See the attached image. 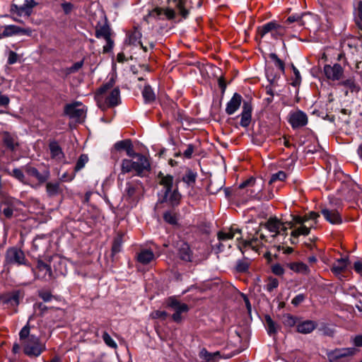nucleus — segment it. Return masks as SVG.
<instances>
[{
    "label": "nucleus",
    "instance_id": "15",
    "mask_svg": "<svg viewBox=\"0 0 362 362\" xmlns=\"http://www.w3.org/2000/svg\"><path fill=\"white\" fill-rule=\"evenodd\" d=\"M6 259L8 263L23 264H25V255L19 249L12 247L7 250Z\"/></svg>",
    "mask_w": 362,
    "mask_h": 362
},
{
    "label": "nucleus",
    "instance_id": "52",
    "mask_svg": "<svg viewBox=\"0 0 362 362\" xmlns=\"http://www.w3.org/2000/svg\"><path fill=\"white\" fill-rule=\"evenodd\" d=\"M279 286V281L274 278H270L266 285V289L271 292Z\"/></svg>",
    "mask_w": 362,
    "mask_h": 362
},
{
    "label": "nucleus",
    "instance_id": "61",
    "mask_svg": "<svg viewBox=\"0 0 362 362\" xmlns=\"http://www.w3.org/2000/svg\"><path fill=\"white\" fill-rule=\"evenodd\" d=\"M152 317L157 318H163L165 319L168 316V313L165 311L162 310H156L152 313Z\"/></svg>",
    "mask_w": 362,
    "mask_h": 362
},
{
    "label": "nucleus",
    "instance_id": "4",
    "mask_svg": "<svg viewBox=\"0 0 362 362\" xmlns=\"http://www.w3.org/2000/svg\"><path fill=\"white\" fill-rule=\"evenodd\" d=\"M135 159H123L121 163V173H135L136 175L141 176L145 170L150 169V163L146 156L137 154Z\"/></svg>",
    "mask_w": 362,
    "mask_h": 362
},
{
    "label": "nucleus",
    "instance_id": "56",
    "mask_svg": "<svg viewBox=\"0 0 362 362\" xmlns=\"http://www.w3.org/2000/svg\"><path fill=\"white\" fill-rule=\"evenodd\" d=\"M11 175L21 182L24 180V175L21 169H13Z\"/></svg>",
    "mask_w": 362,
    "mask_h": 362
},
{
    "label": "nucleus",
    "instance_id": "63",
    "mask_svg": "<svg viewBox=\"0 0 362 362\" xmlns=\"http://www.w3.org/2000/svg\"><path fill=\"white\" fill-rule=\"evenodd\" d=\"M194 152V146L192 144L187 146V149L184 151L183 155L185 158H191Z\"/></svg>",
    "mask_w": 362,
    "mask_h": 362
},
{
    "label": "nucleus",
    "instance_id": "62",
    "mask_svg": "<svg viewBox=\"0 0 362 362\" xmlns=\"http://www.w3.org/2000/svg\"><path fill=\"white\" fill-rule=\"evenodd\" d=\"M271 57L276 61V65L281 69L284 70V62L278 58V57L275 54H272Z\"/></svg>",
    "mask_w": 362,
    "mask_h": 362
},
{
    "label": "nucleus",
    "instance_id": "53",
    "mask_svg": "<svg viewBox=\"0 0 362 362\" xmlns=\"http://www.w3.org/2000/svg\"><path fill=\"white\" fill-rule=\"evenodd\" d=\"M356 23L358 28L362 30V1L358 4V13L356 17Z\"/></svg>",
    "mask_w": 362,
    "mask_h": 362
},
{
    "label": "nucleus",
    "instance_id": "5",
    "mask_svg": "<svg viewBox=\"0 0 362 362\" xmlns=\"http://www.w3.org/2000/svg\"><path fill=\"white\" fill-rule=\"evenodd\" d=\"M288 227L291 229V237L292 243L297 241L300 235L306 236L310 233V229L314 227L312 223L306 224L301 219L300 216H292V220L287 222Z\"/></svg>",
    "mask_w": 362,
    "mask_h": 362
},
{
    "label": "nucleus",
    "instance_id": "7",
    "mask_svg": "<svg viewBox=\"0 0 362 362\" xmlns=\"http://www.w3.org/2000/svg\"><path fill=\"white\" fill-rule=\"evenodd\" d=\"M266 242L267 240L265 239L264 235L259 233V230H257L252 238L243 241L242 245H240L239 247L241 250L251 249L259 253Z\"/></svg>",
    "mask_w": 362,
    "mask_h": 362
},
{
    "label": "nucleus",
    "instance_id": "64",
    "mask_svg": "<svg viewBox=\"0 0 362 362\" xmlns=\"http://www.w3.org/2000/svg\"><path fill=\"white\" fill-rule=\"evenodd\" d=\"M354 269L356 272L362 276V262L356 261L354 264Z\"/></svg>",
    "mask_w": 362,
    "mask_h": 362
},
{
    "label": "nucleus",
    "instance_id": "58",
    "mask_svg": "<svg viewBox=\"0 0 362 362\" xmlns=\"http://www.w3.org/2000/svg\"><path fill=\"white\" fill-rule=\"evenodd\" d=\"M18 54L16 52L10 51L8 57V64H13L16 63L18 61Z\"/></svg>",
    "mask_w": 362,
    "mask_h": 362
},
{
    "label": "nucleus",
    "instance_id": "9",
    "mask_svg": "<svg viewBox=\"0 0 362 362\" xmlns=\"http://www.w3.org/2000/svg\"><path fill=\"white\" fill-rule=\"evenodd\" d=\"M167 305L175 311L172 319L176 322H181V314L189 310V307L186 303H181L174 297H170L167 300Z\"/></svg>",
    "mask_w": 362,
    "mask_h": 362
},
{
    "label": "nucleus",
    "instance_id": "31",
    "mask_svg": "<svg viewBox=\"0 0 362 362\" xmlns=\"http://www.w3.org/2000/svg\"><path fill=\"white\" fill-rule=\"evenodd\" d=\"M140 192L139 185L137 184L127 183L125 189L126 196L128 198L135 200Z\"/></svg>",
    "mask_w": 362,
    "mask_h": 362
},
{
    "label": "nucleus",
    "instance_id": "43",
    "mask_svg": "<svg viewBox=\"0 0 362 362\" xmlns=\"http://www.w3.org/2000/svg\"><path fill=\"white\" fill-rule=\"evenodd\" d=\"M298 320V318L290 314H286L283 316L282 322L286 327H292L296 326L297 327Z\"/></svg>",
    "mask_w": 362,
    "mask_h": 362
},
{
    "label": "nucleus",
    "instance_id": "6",
    "mask_svg": "<svg viewBox=\"0 0 362 362\" xmlns=\"http://www.w3.org/2000/svg\"><path fill=\"white\" fill-rule=\"evenodd\" d=\"M356 352V349L351 347L327 351L326 354L329 362H347Z\"/></svg>",
    "mask_w": 362,
    "mask_h": 362
},
{
    "label": "nucleus",
    "instance_id": "16",
    "mask_svg": "<svg viewBox=\"0 0 362 362\" xmlns=\"http://www.w3.org/2000/svg\"><path fill=\"white\" fill-rule=\"evenodd\" d=\"M324 73L328 79L337 81L341 78L344 70L339 64H334L333 66L327 64L324 66Z\"/></svg>",
    "mask_w": 362,
    "mask_h": 362
},
{
    "label": "nucleus",
    "instance_id": "19",
    "mask_svg": "<svg viewBox=\"0 0 362 362\" xmlns=\"http://www.w3.org/2000/svg\"><path fill=\"white\" fill-rule=\"evenodd\" d=\"M242 103V96L239 93H234L231 99L226 104V112L231 115L240 107Z\"/></svg>",
    "mask_w": 362,
    "mask_h": 362
},
{
    "label": "nucleus",
    "instance_id": "29",
    "mask_svg": "<svg viewBox=\"0 0 362 362\" xmlns=\"http://www.w3.org/2000/svg\"><path fill=\"white\" fill-rule=\"evenodd\" d=\"M286 267L296 273L303 274H308L310 273V269L303 262H296L287 263Z\"/></svg>",
    "mask_w": 362,
    "mask_h": 362
},
{
    "label": "nucleus",
    "instance_id": "21",
    "mask_svg": "<svg viewBox=\"0 0 362 362\" xmlns=\"http://www.w3.org/2000/svg\"><path fill=\"white\" fill-rule=\"evenodd\" d=\"M317 323L313 320H298L296 331L300 334H307L311 333L316 327Z\"/></svg>",
    "mask_w": 362,
    "mask_h": 362
},
{
    "label": "nucleus",
    "instance_id": "60",
    "mask_svg": "<svg viewBox=\"0 0 362 362\" xmlns=\"http://www.w3.org/2000/svg\"><path fill=\"white\" fill-rule=\"evenodd\" d=\"M304 300L305 296L303 294H298L292 299L291 303L293 305L297 306L299 304H300Z\"/></svg>",
    "mask_w": 362,
    "mask_h": 362
},
{
    "label": "nucleus",
    "instance_id": "24",
    "mask_svg": "<svg viewBox=\"0 0 362 362\" xmlns=\"http://www.w3.org/2000/svg\"><path fill=\"white\" fill-rule=\"evenodd\" d=\"M349 264L347 258H340L337 259L331 267V271L337 276L344 272Z\"/></svg>",
    "mask_w": 362,
    "mask_h": 362
},
{
    "label": "nucleus",
    "instance_id": "35",
    "mask_svg": "<svg viewBox=\"0 0 362 362\" xmlns=\"http://www.w3.org/2000/svg\"><path fill=\"white\" fill-rule=\"evenodd\" d=\"M265 325L267 332L270 336L276 334L278 325L273 321L269 315L265 316Z\"/></svg>",
    "mask_w": 362,
    "mask_h": 362
},
{
    "label": "nucleus",
    "instance_id": "20",
    "mask_svg": "<svg viewBox=\"0 0 362 362\" xmlns=\"http://www.w3.org/2000/svg\"><path fill=\"white\" fill-rule=\"evenodd\" d=\"M252 115V106L249 102L245 101L243 105V111L240 115V125L243 127H247L250 125L251 122Z\"/></svg>",
    "mask_w": 362,
    "mask_h": 362
},
{
    "label": "nucleus",
    "instance_id": "40",
    "mask_svg": "<svg viewBox=\"0 0 362 362\" xmlns=\"http://www.w3.org/2000/svg\"><path fill=\"white\" fill-rule=\"evenodd\" d=\"M341 85L348 88L351 93H358L360 90V86L356 83L352 78L343 81Z\"/></svg>",
    "mask_w": 362,
    "mask_h": 362
},
{
    "label": "nucleus",
    "instance_id": "49",
    "mask_svg": "<svg viewBox=\"0 0 362 362\" xmlns=\"http://www.w3.org/2000/svg\"><path fill=\"white\" fill-rule=\"evenodd\" d=\"M102 337H103V339L106 345H107L108 346H110L111 348H114V349L117 348L116 342L112 339V338L110 337V335L107 332H105L103 334Z\"/></svg>",
    "mask_w": 362,
    "mask_h": 362
},
{
    "label": "nucleus",
    "instance_id": "26",
    "mask_svg": "<svg viewBox=\"0 0 362 362\" xmlns=\"http://www.w3.org/2000/svg\"><path fill=\"white\" fill-rule=\"evenodd\" d=\"M178 255L184 261L193 262L194 257L188 244L182 243L179 247Z\"/></svg>",
    "mask_w": 362,
    "mask_h": 362
},
{
    "label": "nucleus",
    "instance_id": "46",
    "mask_svg": "<svg viewBox=\"0 0 362 362\" xmlns=\"http://www.w3.org/2000/svg\"><path fill=\"white\" fill-rule=\"evenodd\" d=\"M286 177H287V175H286V173L282 170H280L276 173H274L271 176L269 183L270 185H272V184L276 182V181L283 182L286 179Z\"/></svg>",
    "mask_w": 362,
    "mask_h": 362
},
{
    "label": "nucleus",
    "instance_id": "57",
    "mask_svg": "<svg viewBox=\"0 0 362 362\" xmlns=\"http://www.w3.org/2000/svg\"><path fill=\"white\" fill-rule=\"evenodd\" d=\"M61 6L65 14L70 13L74 8V5L70 2H63Z\"/></svg>",
    "mask_w": 362,
    "mask_h": 362
},
{
    "label": "nucleus",
    "instance_id": "45",
    "mask_svg": "<svg viewBox=\"0 0 362 362\" xmlns=\"http://www.w3.org/2000/svg\"><path fill=\"white\" fill-rule=\"evenodd\" d=\"M218 355V352L210 353L206 349H202L199 352V358L205 361H213Z\"/></svg>",
    "mask_w": 362,
    "mask_h": 362
},
{
    "label": "nucleus",
    "instance_id": "11",
    "mask_svg": "<svg viewBox=\"0 0 362 362\" xmlns=\"http://www.w3.org/2000/svg\"><path fill=\"white\" fill-rule=\"evenodd\" d=\"M33 272L37 279L48 281L53 278L51 266L42 260H38Z\"/></svg>",
    "mask_w": 362,
    "mask_h": 362
},
{
    "label": "nucleus",
    "instance_id": "2",
    "mask_svg": "<svg viewBox=\"0 0 362 362\" xmlns=\"http://www.w3.org/2000/svg\"><path fill=\"white\" fill-rule=\"evenodd\" d=\"M188 3V0H168L167 8H156L150 12L149 16L158 19L172 20L180 14L185 18L189 13Z\"/></svg>",
    "mask_w": 362,
    "mask_h": 362
},
{
    "label": "nucleus",
    "instance_id": "17",
    "mask_svg": "<svg viewBox=\"0 0 362 362\" xmlns=\"http://www.w3.org/2000/svg\"><path fill=\"white\" fill-rule=\"evenodd\" d=\"M158 179L159 184L163 186L165 189L164 199L166 200L169 193L173 189L174 178L170 175H164L163 173L159 172Z\"/></svg>",
    "mask_w": 362,
    "mask_h": 362
},
{
    "label": "nucleus",
    "instance_id": "59",
    "mask_svg": "<svg viewBox=\"0 0 362 362\" xmlns=\"http://www.w3.org/2000/svg\"><path fill=\"white\" fill-rule=\"evenodd\" d=\"M105 40L106 41V45L103 46V52H108L112 49L114 42L111 39V37L107 38Z\"/></svg>",
    "mask_w": 362,
    "mask_h": 362
},
{
    "label": "nucleus",
    "instance_id": "3",
    "mask_svg": "<svg viewBox=\"0 0 362 362\" xmlns=\"http://www.w3.org/2000/svg\"><path fill=\"white\" fill-rule=\"evenodd\" d=\"M114 83L112 79L110 80L101 86L95 93L98 105L103 110L116 106L119 103V89L118 87H115Z\"/></svg>",
    "mask_w": 362,
    "mask_h": 362
},
{
    "label": "nucleus",
    "instance_id": "10",
    "mask_svg": "<svg viewBox=\"0 0 362 362\" xmlns=\"http://www.w3.org/2000/svg\"><path fill=\"white\" fill-rule=\"evenodd\" d=\"M86 110L85 106L78 102L68 104L64 107L65 114L77 121L84 119L86 117Z\"/></svg>",
    "mask_w": 362,
    "mask_h": 362
},
{
    "label": "nucleus",
    "instance_id": "50",
    "mask_svg": "<svg viewBox=\"0 0 362 362\" xmlns=\"http://www.w3.org/2000/svg\"><path fill=\"white\" fill-rule=\"evenodd\" d=\"M182 180L187 185H190L195 182L196 174L194 173L192 171L189 170L186 173V174L183 177Z\"/></svg>",
    "mask_w": 362,
    "mask_h": 362
},
{
    "label": "nucleus",
    "instance_id": "38",
    "mask_svg": "<svg viewBox=\"0 0 362 362\" xmlns=\"http://www.w3.org/2000/svg\"><path fill=\"white\" fill-rule=\"evenodd\" d=\"M46 190L49 196L53 197L61 192L59 182H47L46 185Z\"/></svg>",
    "mask_w": 362,
    "mask_h": 362
},
{
    "label": "nucleus",
    "instance_id": "25",
    "mask_svg": "<svg viewBox=\"0 0 362 362\" xmlns=\"http://www.w3.org/2000/svg\"><path fill=\"white\" fill-rule=\"evenodd\" d=\"M31 31L29 29H23L14 25H6L3 31V36L8 37L18 33L29 35Z\"/></svg>",
    "mask_w": 362,
    "mask_h": 362
},
{
    "label": "nucleus",
    "instance_id": "33",
    "mask_svg": "<svg viewBox=\"0 0 362 362\" xmlns=\"http://www.w3.org/2000/svg\"><path fill=\"white\" fill-rule=\"evenodd\" d=\"M4 142L5 145L12 151L18 146V137L16 135H12L8 133L4 134Z\"/></svg>",
    "mask_w": 362,
    "mask_h": 362
},
{
    "label": "nucleus",
    "instance_id": "51",
    "mask_svg": "<svg viewBox=\"0 0 362 362\" xmlns=\"http://www.w3.org/2000/svg\"><path fill=\"white\" fill-rule=\"evenodd\" d=\"M38 296L45 302H50L53 298V296L52 295L51 292L47 290L39 291Z\"/></svg>",
    "mask_w": 362,
    "mask_h": 362
},
{
    "label": "nucleus",
    "instance_id": "18",
    "mask_svg": "<svg viewBox=\"0 0 362 362\" xmlns=\"http://www.w3.org/2000/svg\"><path fill=\"white\" fill-rule=\"evenodd\" d=\"M20 293L15 291L0 296V304L8 307H16L19 304Z\"/></svg>",
    "mask_w": 362,
    "mask_h": 362
},
{
    "label": "nucleus",
    "instance_id": "23",
    "mask_svg": "<svg viewBox=\"0 0 362 362\" xmlns=\"http://www.w3.org/2000/svg\"><path fill=\"white\" fill-rule=\"evenodd\" d=\"M322 214L332 224H339L341 223V218L336 210L322 209Z\"/></svg>",
    "mask_w": 362,
    "mask_h": 362
},
{
    "label": "nucleus",
    "instance_id": "14",
    "mask_svg": "<svg viewBox=\"0 0 362 362\" xmlns=\"http://www.w3.org/2000/svg\"><path fill=\"white\" fill-rule=\"evenodd\" d=\"M260 225L259 227H262ZM263 226L272 233V237L276 236L281 231L286 232L288 227L276 218H269Z\"/></svg>",
    "mask_w": 362,
    "mask_h": 362
},
{
    "label": "nucleus",
    "instance_id": "55",
    "mask_svg": "<svg viewBox=\"0 0 362 362\" xmlns=\"http://www.w3.org/2000/svg\"><path fill=\"white\" fill-rule=\"evenodd\" d=\"M83 65V61L77 62L67 69L68 74H73L78 71Z\"/></svg>",
    "mask_w": 362,
    "mask_h": 362
},
{
    "label": "nucleus",
    "instance_id": "12",
    "mask_svg": "<svg viewBox=\"0 0 362 362\" xmlns=\"http://www.w3.org/2000/svg\"><path fill=\"white\" fill-rule=\"evenodd\" d=\"M239 187L240 189L246 188L250 198L260 199L262 197L259 195L262 187L256 183V180L253 177H250L241 183Z\"/></svg>",
    "mask_w": 362,
    "mask_h": 362
},
{
    "label": "nucleus",
    "instance_id": "32",
    "mask_svg": "<svg viewBox=\"0 0 362 362\" xmlns=\"http://www.w3.org/2000/svg\"><path fill=\"white\" fill-rule=\"evenodd\" d=\"M49 147L51 156L53 159L61 160L64 158V153L62 151V148L57 142H51Z\"/></svg>",
    "mask_w": 362,
    "mask_h": 362
},
{
    "label": "nucleus",
    "instance_id": "13",
    "mask_svg": "<svg viewBox=\"0 0 362 362\" xmlns=\"http://www.w3.org/2000/svg\"><path fill=\"white\" fill-rule=\"evenodd\" d=\"M288 122L293 129L302 127L307 124L308 116L301 110L293 111L289 113Z\"/></svg>",
    "mask_w": 362,
    "mask_h": 362
},
{
    "label": "nucleus",
    "instance_id": "36",
    "mask_svg": "<svg viewBox=\"0 0 362 362\" xmlns=\"http://www.w3.org/2000/svg\"><path fill=\"white\" fill-rule=\"evenodd\" d=\"M37 5V2L35 0H25L24 4L21 6V11L23 15L30 16L33 12V8Z\"/></svg>",
    "mask_w": 362,
    "mask_h": 362
},
{
    "label": "nucleus",
    "instance_id": "27",
    "mask_svg": "<svg viewBox=\"0 0 362 362\" xmlns=\"http://www.w3.org/2000/svg\"><path fill=\"white\" fill-rule=\"evenodd\" d=\"M25 171L29 176L35 177L39 182H45L49 177V172L46 171L45 174H41L39 171L33 167L27 166Z\"/></svg>",
    "mask_w": 362,
    "mask_h": 362
},
{
    "label": "nucleus",
    "instance_id": "47",
    "mask_svg": "<svg viewBox=\"0 0 362 362\" xmlns=\"http://www.w3.org/2000/svg\"><path fill=\"white\" fill-rule=\"evenodd\" d=\"M163 218L167 223H168L171 225H175L177 223V219L176 214L172 211L165 212L163 214Z\"/></svg>",
    "mask_w": 362,
    "mask_h": 362
},
{
    "label": "nucleus",
    "instance_id": "22",
    "mask_svg": "<svg viewBox=\"0 0 362 362\" xmlns=\"http://www.w3.org/2000/svg\"><path fill=\"white\" fill-rule=\"evenodd\" d=\"M142 34L141 32V30L139 27H134L133 30L131 31V33L129 34V43L133 45H138L141 46V47L144 49V52L147 51V47L146 46H144L141 41Z\"/></svg>",
    "mask_w": 362,
    "mask_h": 362
},
{
    "label": "nucleus",
    "instance_id": "8",
    "mask_svg": "<svg viewBox=\"0 0 362 362\" xmlns=\"http://www.w3.org/2000/svg\"><path fill=\"white\" fill-rule=\"evenodd\" d=\"M258 34L263 37L268 33H270L272 37L276 39L285 33V29L281 25L274 21L269 22L262 26L258 28Z\"/></svg>",
    "mask_w": 362,
    "mask_h": 362
},
{
    "label": "nucleus",
    "instance_id": "1",
    "mask_svg": "<svg viewBox=\"0 0 362 362\" xmlns=\"http://www.w3.org/2000/svg\"><path fill=\"white\" fill-rule=\"evenodd\" d=\"M33 319L34 315H30L27 324L19 332V339L23 352L29 357H37L45 350V344L39 337L31 333V328L33 327L31 322Z\"/></svg>",
    "mask_w": 362,
    "mask_h": 362
},
{
    "label": "nucleus",
    "instance_id": "30",
    "mask_svg": "<svg viewBox=\"0 0 362 362\" xmlns=\"http://www.w3.org/2000/svg\"><path fill=\"white\" fill-rule=\"evenodd\" d=\"M154 257L155 255L151 250H142L137 255V260L143 264H146L151 262Z\"/></svg>",
    "mask_w": 362,
    "mask_h": 362
},
{
    "label": "nucleus",
    "instance_id": "44",
    "mask_svg": "<svg viewBox=\"0 0 362 362\" xmlns=\"http://www.w3.org/2000/svg\"><path fill=\"white\" fill-rule=\"evenodd\" d=\"M33 309L34 313L32 315H34V318L37 315L43 316L47 311V307L42 303H35L33 305Z\"/></svg>",
    "mask_w": 362,
    "mask_h": 362
},
{
    "label": "nucleus",
    "instance_id": "39",
    "mask_svg": "<svg viewBox=\"0 0 362 362\" xmlns=\"http://www.w3.org/2000/svg\"><path fill=\"white\" fill-rule=\"evenodd\" d=\"M319 217L320 214L315 211H310L308 214H305L303 216H300L301 219L305 223H312L314 226L317 223V219Z\"/></svg>",
    "mask_w": 362,
    "mask_h": 362
},
{
    "label": "nucleus",
    "instance_id": "54",
    "mask_svg": "<svg viewBox=\"0 0 362 362\" xmlns=\"http://www.w3.org/2000/svg\"><path fill=\"white\" fill-rule=\"evenodd\" d=\"M131 144H132V142L130 140L126 139V140H123V141L117 142L115 144V147L117 150H122V149L127 150V148L130 146Z\"/></svg>",
    "mask_w": 362,
    "mask_h": 362
},
{
    "label": "nucleus",
    "instance_id": "28",
    "mask_svg": "<svg viewBox=\"0 0 362 362\" xmlns=\"http://www.w3.org/2000/svg\"><path fill=\"white\" fill-rule=\"evenodd\" d=\"M237 233L240 234V230L238 228L231 227L229 229L220 231L218 233V238L221 241L231 240Z\"/></svg>",
    "mask_w": 362,
    "mask_h": 362
},
{
    "label": "nucleus",
    "instance_id": "34",
    "mask_svg": "<svg viewBox=\"0 0 362 362\" xmlns=\"http://www.w3.org/2000/svg\"><path fill=\"white\" fill-rule=\"evenodd\" d=\"M181 199V194L178 192L177 189H175L174 190H171L169 193L167 199L165 200L164 198L162 202H168L169 204L174 206H177L180 204Z\"/></svg>",
    "mask_w": 362,
    "mask_h": 362
},
{
    "label": "nucleus",
    "instance_id": "48",
    "mask_svg": "<svg viewBox=\"0 0 362 362\" xmlns=\"http://www.w3.org/2000/svg\"><path fill=\"white\" fill-rule=\"evenodd\" d=\"M88 158L86 155L82 154L79 157L78 160H77V163L75 166V171H78L81 170L85 165L88 163Z\"/></svg>",
    "mask_w": 362,
    "mask_h": 362
},
{
    "label": "nucleus",
    "instance_id": "37",
    "mask_svg": "<svg viewBox=\"0 0 362 362\" xmlns=\"http://www.w3.org/2000/svg\"><path fill=\"white\" fill-rule=\"evenodd\" d=\"M310 18V16L309 14H303L302 16H296V15H292L290 16L286 21L291 23L294 22H297L298 25L305 26L306 24V20L308 18Z\"/></svg>",
    "mask_w": 362,
    "mask_h": 362
},
{
    "label": "nucleus",
    "instance_id": "41",
    "mask_svg": "<svg viewBox=\"0 0 362 362\" xmlns=\"http://www.w3.org/2000/svg\"><path fill=\"white\" fill-rule=\"evenodd\" d=\"M145 103H151L155 100L156 95L150 86H146L142 91Z\"/></svg>",
    "mask_w": 362,
    "mask_h": 362
},
{
    "label": "nucleus",
    "instance_id": "42",
    "mask_svg": "<svg viewBox=\"0 0 362 362\" xmlns=\"http://www.w3.org/2000/svg\"><path fill=\"white\" fill-rule=\"evenodd\" d=\"M95 36L97 38H107L111 37L110 28L108 25H103L98 28L95 32Z\"/></svg>",
    "mask_w": 362,
    "mask_h": 362
}]
</instances>
